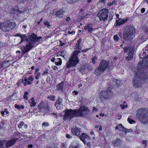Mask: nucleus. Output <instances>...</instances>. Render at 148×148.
Listing matches in <instances>:
<instances>
[{
	"mask_svg": "<svg viewBox=\"0 0 148 148\" xmlns=\"http://www.w3.org/2000/svg\"><path fill=\"white\" fill-rule=\"evenodd\" d=\"M145 9L144 8H143L141 9V12L142 13H143L145 12Z\"/></svg>",
	"mask_w": 148,
	"mask_h": 148,
	"instance_id": "3c124183",
	"label": "nucleus"
},
{
	"mask_svg": "<svg viewBox=\"0 0 148 148\" xmlns=\"http://www.w3.org/2000/svg\"><path fill=\"white\" fill-rule=\"evenodd\" d=\"M116 129L119 131H122L125 132H128L127 130L121 124H120L116 127Z\"/></svg>",
	"mask_w": 148,
	"mask_h": 148,
	"instance_id": "a211bd4d",
	"label": "nucleus"
},
{
	"mask_svg": "<svg viewBox=\"0 0 148 148\" xmlns=\"http://www.w3.org/2000/svg\"><path fill=\"white\" fill-rule=\"evenodd\" d=\"M31 47H21L22 53L24 54L27 52L31 49Z\"/></svg>",
	"mask_w": 148,
	"mask_h": 148,
	"instance_id": "412c9836",
	"label": "nucleus"
},
{
	"mask_svg": "<svg viewBox=\"0 0 148 148\" xmlns=\"http://www.w3.org/2000/svg\"><path fill=\"white\" fill-rule=\"evenodd\" d=\"M56 59H55V58H54L53 57H52L51 58V61H52L53 62H55V61Z\"/></svg>",
	"mask_w": 148,
	"mask_h": 148,
	"instance_id": "09e8293b",
	"label": "nucleus"
},
{
	"mask_svg": "<svg viewBox=\"0 0 148 148\" xmlns=\"http://www.w3.org/2000/svg\"><path fill=\"white\" fill-rule=\"evenodd\" d=\"M15 26L16 24L8 20L1 23L0 25V28L3 31L6 32L13 29Z\"/></svg>",
	"mask_w": 148,
	"mask_h": 148,
	"instance_id": "39448f33",
	"label": "nucleus"
},
{
	"mask_svg": "<svg viewBox=\"0 0 148 148\" xmlns=\"http://www.w3.org/2000/svg\"><path fill=\"white\" fill-rule=\"evenodd\" d=\"M113 95V92L111 90H108L106 91H102L100 93V98L102 100L105 99H109Z\"/></svg>",
	"mask_w": 148,
	"mask_h": 148,
	"instance_id": "9d476101",
	"label": "nucleus"
},
{
	"mask_svg": "<svg viewBox=\"0 0 148 148\" xmlns=\"http://www.w3.org/2000/svg\"><path fill=\"white\" fill-rule=\"evenodd\" d=\"M109 62L108 61L102 60L99 66L96 69L95 73L97 75H99L102 73L108 67Z\"/></svg>",
	"mask_w": 148,
	"mask_h": 148,
	"instance_id": "20e7f679",
	"label": "nucleus"
},
{
	"mask_svg": "<svg viewBox=\"0 0 148 148\" xmlns=\"http://www.w3.org/2000/svg\"><path fill=\"white\" fill-rule=\"evenodd\" d=\"M124 49V51L126 53L128 52V56L126 58L127 60H128L132 59L134 51V47H125Z\"/></svg>",
	"mask_w": 148,
	"mask_h": 148,
	"instance_id": "9b49d317",
	"label": "nucleus"
},
{
	"mask_svg": "<svg viewBox=\"0 0 148 148\" xmlns=\"http://www.w3.org/2000/svg\"><path fill=\"white\" fill-rule=\"evenodd\" d=\"M124 104H121L120 105V107L122 109H124L127 108V104H125V102H124Z\"/></svg>",
	"mask_w": 148,
	"mask_h": 148,
	"instance_id": "7c9ffc66",
	"label": "nucleus"
},
{
	"mask_svg": "<svg viewBox=\"0 0 148 148\" xmlns=\"http://www.w3.org/2000/svg\"><path fill=\"white\" fill-rule=\"evenodd\" d=\"M14 11H16V12H17L18 13H20L21 12H22V10H19L18 9V10H16V8H14Z\"/></svg>",
	"mask_w": 148,
	"mask_h": 148,
	"instance_id": "79ce46f5",
	"label": "nucleus"
},
{
	"mask_svg": "<svg viewBox=\"0 0 148 148\" xmlns=\"http://www.w3.org/2000/svg\"><path fill=\"white\" fill-rule=\"evenodd\" d=\"M66 137L68 138H71V136H70V135L68 134H66Z\"/></svg>",
	"mask_w": 148,
	"mask_h": 148,
	"instance_id": "49530a36",
	"label": "nucleus"
},
{
	"mask_svg": "<svg viewBox=\"0 0 148 148\" xmlns=\"http://www.w3.org/2000/svg\"><path fill=\"white\" fill-rule=\"evenodd\" d=\"M92 23L89 24L85 26L84 29L85 31L88 32L90 33H91L94 29L92 28Z\"/></svg>",
	"mask_w": 148,
	"mask_h": 148,
	"instance_id": "2eb2a0df",
	"label": "nucleus"
},
{
	"mask_svg": "<svg viewBox=\"0 0 148 148\" xmlns=\"http://www.w3.org/2000/svg\"><path fill=\"white\" fill-rule=\"evenodd\" d=\"M62 63V60L60 58H57L55 61V64L58 66L60 65Z\"/></svg>",
	"mask_w": 148,
	"mask_h": 148,
	"instance_id": "bb28decb",
	"label": "nucleus"
},
{
	"mask_svg": "<svg viewBox=\"0 0 148 148\" xmlns=\"http://www.w3.org/2000/svg\"><path fill=\"white\" fill-rule=\"evenodd\" d=\"M42 38V37H38L36 35L33 34L29 38L28 45H26L25 46H34V45H33L36 42H39L40 40Z\"/></svg>",
	"mask_w": 148,
	"mask_h": 148,
	"instance_id": "0eeeda50",
	"label": "nucleus"
},
{
	"mask_svg": "<svg viewBox=\"0 0 148 148\" xmlns=\"http://www.w3.org/2000/svg\"><path fill=\"white\" fill-rule=\"evenodd\" d=\"M95 59H96V58H92V62H93V63H95Z\"/></svg>",
	"mask_w": 148,
	"mask_h": 148,
	"instance_id": "603ef678",
	"label": "nucleus"
},
{
	"mask_svg": "<svg viewBox=\"0 0 148 148\" xmlns=\"http://www.w3.org/2000/svg\"><path fill=\"white\" fill-rule=\"evenodd\" d=\"M70 19V18L69 17H68L65 19L66 21H69Z\"/></svg>",
	"mask_w": 148,
	"mask_h": 148,
	"instance_id": "13d9d810",
	"label": "nucleus"
},
{
	"mask_svg": "<svg viewBox=\"0 0 148 148\" xmlns=\"http://www.w3.org/2000/svg\"><path fill=\"white\" fill-rule=\"evenodd\" d=\"M26 35H21V42L23 41H28V39L27 38H26Z\"/></svg>",
	"mask_w": 148,
	"mask_h": 148,
	"instance_id": "cd10ccee",
	"label": "nucleus"
},
{
	"mask_svg": "<svg viewBox=\"0 0 148 148\" xmlns=\"http://www.w3.org/2000/svg\"><path fill=\"white\" fill-rule=\"evenodd\" d=\"M47 98L50 100L54 101L55 100V97L53 95H50L48 96Z\"/></svg>",
	"mask_w": 148,
	"mask_h": 148,
	"instance_id": "c85d7f7f",
	"label": "nucleus"
},
{
	"mask_svg": "<svg viewBox=\"0 0 148 148\" xmlns=\"http://www.w3.org/2000/svg\"><path fill=\"white\" fill-rule=\"evenodd\" d=\"M33 146L32 145H29L28 146V147L29 148H32Z\"/></svg>",
	"mask_w": 148,
	"mask_h": 148,
	"instance_id": "680f3d73",
	"label": "nucleus"
},
{
	"mask_svg": "<svg viewBox=\"0 0 148 148\" xmlns=\"http://www.w3.org/2000/svg\"><path fill=\"white\" fill-rule=\"evenodd\" d=\"M114 39L116 41H118L119 40V37L117 35H115L113 37Z\"/></svg>",
	"mask_w": 148,
	"mask_h": 148,
	"instance_id": "c9c22d12",
	"label": "nucleus"
},
{
	"mask_svg": "<svg viewBox=\"0 0 148 148\" xmlns=\"http://www.w3.org/2000/svg\"><path fill=\"white\" fill-rule=\"evenodd\" d=\"M24 124V123L23 122L21 121L20 122V124L18 125V127L19 128H21Z\"/></svg>",
	"mask_w": 148,
	"mask_h": 148,
	"instance_id": "f704fd0d",
	"label": "nucleus"
},
{
	"mask_svg": "<svg viewBox=\"0 0 148 148\" xmlns=\"http://www.w3.org/2000/svg\"><path fill=\"white\" fill-rule=\"evenodd\" d=\"M64 12L65 11L63 9H60L56 12V14L57 15H58L60 17H62Z\"/></svg>",
	"mask_w": 148,
	"mask_h": 148,
	"instance_id": "4be33fe9",
	"label": "nucleus"
},
{
	"mask_svg": "<svg viewBox=\"0 0 148 148\" xmlns=\"http://www.w3.org/2000/svg\"><path fill=\"white\" fill-rule=\"evenodd\" d=\"M93 110L94 111H97V109L96 108L94 107L93 108Z\"/></svg>",
	"mask_w": 148,
	"mask_h": 148,
	"instance_id": "052dcab7",
	"label": "nucleus"
},
{
	"mask_svg": "<svg viewBox=\"0 0 148 148\" xmlns=\"http://www.w3.org/2000/svg\"><path fill=\"white\" fill-rule=\"evenodd\" d=\"M38 107L39 110L42 112L47 111L49 109L48 107L44 106L42 103L38 105Z\"/></svg>",
	"mask_w": 148,
	"mask_h": 148,
	"instance_id": "4468645a",
	"label": "nucleus"
},
{
	"mask_svg": "<svg viewBox=\"0 0 148 148\" xmlns=\"http://www.w3.org/2000/svg\"><path fill=\"white\" fill-rule=\"evenodd\" d=\"M75 32L74 31H72L71 32H70V31H69L68 32V34H75Z\"/></svg>",
	"mask_w": 148,
	"mask_h": 148,
	"instance_id": "a19ab883",
	"label": "nucleus"
},
{
	"mask_svg": "<svg viewBox=\"0 0 148 148\" xmlns=\"http://www.w3.org/2000/svg\"><path fill=\"white\" fill-rule=\"evenodd\" d=\"M80 144L78 143V141L75 140L71 143L69 148H80Z\"/></svg>",
	"mask_w": 148,
	"mask_h": 148,
	"instance_id": "f3484780",
	"label": "nucleus"
},
{
	"mask_svg": "<svg viewBox=\"0 0 148 148\" xmlns=\"http://www.w3.org/2000/svg\"><path fill=\"white\" fill-rule=\"evenodd\" d=\"M28 94V93L27 91H25L24 93L23 97L26 100H27L28 99V97L27 96Z\"/></svg>",
	"mask_w": 148,
	"mask_h": 148,
	"instance_id": "473e14b6",
	"label": "nucleus"
},
{
	"mask_svg": "<svg viewBox=\"0 0 148 148\" xmlns=\"http://www.w3.org/2000/svg\"><path fill=\"white\" fill-rule=\"evenodd\" d=\"M140 80L145 82L148 81V75H144L141 76Z\"/></svg>",
	"mask_w": 148,
	"mask_h": 148,
	"instance_id": "b1692460",
	"label": "nucleus"
},
{
	"mask_svg": "<svg viewBox=\"0 0 148 148\" xmlns=\"http://www.w3.org/2000/svg\"><path fill=\"white\" fill-rule=\"evenodd\" d=\"M1 115L4 117H6L8 116V114H9V112L8 111V110L7 108L5 109L4 111H1Z\"/></svg>",
	"mask_w": 148,
	"mask_h": 148,
	"instance_id": "393cba45",
	"label": "nucleus"
},
{
	"mask_svg": "<svg viewBox=\"0 0 148 148\" xmlns=\"http://www.w3.org/2000/svg\"><path fill=\"white\" fill-rule=\"evenodd\" d=\"M15 107L18 108H20V106H18V105H15Z\"/></svg>",
	"mask_w": 148,
	"mask_h": 148,
	"instance_id": "e2e57ef3",
	"label": "nucleus"
},
{
	"mask_svg": "<svg viewBox=\"0 0 148 148\" xmlns=\"http://www.w3.org/2000/svg\"><path fill=\"white\" fill-rule=\"evenodd\" d=\"M73 92L74 94V95H76L78 94V92L77 91H74Z\"/></svg>",
	"mask_w": 148,
	"mask_h": 148,
	"instance_id": "8fccbe9b",
	"label": "nucleus"
},
{
	"mask_svg": "<svg viewBox=\"0 0 148 148\" xmlns=\"http://www.w3.org/2000/svg\"><path fill=\"white\" fill-rule=\"evenodd\" d=\"M147 113V111L144 109L139 110L137 113L138 119L143 123H146L148 122V116Z\"/></svg>",
	"mask_w": 148,
	"mask_h": 148,
	"instance_id": "423d86ee",
	"label": "nucleus"
},
{
	"mask_svg": "<svg viewBox=\"0 0 148 148\" xmlns=\"http://www.w3.org/2000/svg\"><path fill=\"white\" fill-rule=\"evenodd\" d=\"M51 114H52L53 116H55V117H56L57 118V115H56V114L55 113H51Z\"/></svg>",
	"mask_w": 148,
	"mask_h": 148,
	"instance_id": "0e129e2a",
	"label": "nucleus"
},
{
	"mask_svg": "<svg viewBox=\"0 0 148 148\" xmlns=\"http://www.w3.org/2000/svg\"><path fill=\"white\" fill-rule=\"evenodd\" d=\"M34 79V76L33 75L29 76L28 78H25L24 79L23 81L24 86H26L27 85L31 84L32 82Z\"/></svg>",
	"mask_w": 148,
	"mask_h": 148,
	"instance_id": "f8f14e48",
	"label": "nucleus"
},
{
	"mask_svg": "<svg viewBox=\"0 0 148 148\" xmlns=\"http://www.w3.org/2000/svg\"><path fill=\"white\" fill-rule=\"evenodd\" d=\"M35 101V100L34 98H32L29 100L28 102L29 103L31 107H33L35 106L36 103Z\"/></svg>",
	"mask_w": 148,
	"mask_h": 148,
	"instance_id": "a878e982",
	"label": "nucleus"
},
{
	"mask_svg": "<svg viewBox=\"0 0 148 148\" xmlns=\"http://www.w3.org/2000/svg\"><path fill=\"white\" fill-rule=\"evenodd\" d=\"M145 32H148V28H147L145 30Z\"/></svg>",
	"mask_w": 148,
	"mask_h": 148,
	"instance_id": "338daca9",
	"label": "nucleus"
},
{
	"mask_svg": "<svg viewBox=\"0 0 148 148\" xmlns=\"http://www.w3.org/2000/svg\"><path fill=\"white\" fill-rule=\"evenodd\" d=\"M22 34H21L20 33L17 34H16L15 36H19L21 37V35Z\"/></svg>",
	"mask_w": 148,
	"mask_h": 148,
	"instance_id": "5fc2aeb1",
	"label": "nucleus"
},
{
	"mask_svg": "<svg viewBox=\"0 0 148 148\" xmlns=\"http://www.w3.org/2000/svg\"><path fill=\"white\" fill-rule=\"evenodd\" d=\"M144 51H146V50H148V47H145L144 49H143Z\"/></svg>",
	"mask_w": 148,
	"mask_h": 148,
	"instance_id": "6e6d98bb",
	"label": "nucleus"
},
{
	"mask_svg": "<svg viewBox=\"0 0 148 148\" xmlns=\"http://www.w3.org/2000/svg\"><path fill=\"white\" fill-rule=\"evenodd\" d=\"M127 19H122L121 18L116 20L114 25L118 27L120 25H122L125 23L127 21Z\"/></svg>",
	"mask_w": 148,
	"mask_h": 148,
	"instance_id": "ddd939ff",
	"label": "nucleus"
},
{
	"mask_svg": "<svg viewBox=\"0 0 148 148\" xmlns=\"http://www.w3.org/2000/svg\"><path fill=\"white\" fill-rule=\"evenodd\" d=\"M60 45L61 46H63L64 45H65V43L64 42H62L61 41H60Z\"/></svg>",
	"mask_w": 148,
	"mask_h": 148,
	"instance_id": "de8ad7c7",
	"label": "nucleus"
},
{
	"mask_svg": "<svg viewBox=\"0 0 148 148\" xmlns=\"http://www.w3.org/2000/svg\"><path fill=\"white\" fill-rule=\"evenodd\" d=\"M41 74V73H35L34 75H35V78L36 79H39V77L40 76Z\"/></svg>",
	"mask_w": 148,
	"mask_h": 148,
	"instance_id": "c756f323",
	"label": "nucleus"
},
{
	"mask_svg": "<svg viewBox=\"0 0 148 148\" xmlns=\"http://www.w3.org/2000/svg\"><path fill=\"white\" fill-rule=\"evenodd\" d=\"M53 70H56L58 69L57 67L56 66H54L53 68Z\"/></svg>",
	"mask_w": 148,
	"mask_h": 148,
	"instance_id": "864d4df0",
	"label": "nucleus"
},
{
	"mask_svg": "<svg viewBox=\"0 0 148 148\" xmlns=\"http://www.w3.org/2000/svg\"><path fill=\"white\" fill-rule=\"evenodd\" d=\"M49 124L48 123L44 122L42 124V126L47 127L48 126Z\"/></svg>",
	"mask_w": 148,
	"mask_h": 148,
	"instance_id": "4c0bfd02",
	"label": "nucleus"
},
{
	"mask_svg": "<svg viewBox=\"0 0 148 148\" xmlns=\"http://www.w3.org/2000/svg\"><path fill=\"white\" fill-rule=\"evenodd\" d=\"M89 113L90 110L87 107L82 106L79 110H66L64 116L67 118H71L74 116H85Z\"/></svg>",
	"mask_w": 148,
	"mask_h": 148,
	"instance_id": "f257e3e1",
	"label": "nucleus"
},
{
	"mask_svg": "<svg viewBox=\"0 0 148 148\" xmlns=\"http://www.w3.org/2000/svg\"><path fill=\"white\" fill-rule=\"evenodd\" d=\"M20 3H23L25 2L28 1V0H17Z\"/></svg>",
	"mask_w": 148,
	"mask_h": 148,
	"instance_id": "ea45409f",
	"label": "nucleus"
},
{
	"mask_svg": "<svg viewBox=\"0 0 148 148\" xmlns=\"http://www.w3.org/2000/svg\"><path fill=\"white\" fill-rule=\"evenodd\" d=\"M77 128H74L72 129V132L73 134L76 136H78L79 135L80 132V130Z\"/></svg>",
	"mask_w": 148,
	"mask_h": 148,
	"instance_id": "aec40b11",
	"label": "nucleus"
},
{
	"mask_svg": "<svg viewBox=\"0 0 148 148\" xmlns=\"http://www.w3.org/2000/svg\"><path fill=\"white\" fill-rule=\"evenodd\" d=\"M133 83L134 86L135 87H139L141 85V84L135 78L133 80Z\"/></svg>",
	"mask_w": 148,
	"mask_h": 148,
	"instance_id": "5701e85b",
	"label": "nucleus"
},
{
	"mask_svg": "<svg viewBox=\"0 0 148 148\" xmlns=\"http://www.w3.org/2000/svg\"><path fill=\"white\" fill-rule=\"evenodd\" d=\"M63 86L62 85V84H60L58 85V86L57 87V88H58L59 89H61L62 88Z\"/></svg>",
	"mask_w": 148,
	"mask_h": 148,
	"instance_id": "58836bf2",
	"label": "nucleus"
},
{
	"mask_svg": "<svg viewBox=\"0 0 148 148\" xmlns=\"http://www.w3.org/2000/svg\"><path fill=\"white\" fill-rule=\"evenodd\" d=\"M106 0H99V1L100 2L105 3Z\"/></svg>",
	"mask_w": 148,
	"mask_h": 148,
	"instance_id": "4d7b16f0",
	"label": "nucleus"
},
{
	"mask_svg": "<svg viewBox=\"0 0 148 148\" xmlns=\"http://www.w3.org/2000/svg\"><path fill=\"white\" fill-rule=\"evenodd\" d=\"M108 4V5H109L110 6H111V5H112L113 4H112V2H110V3H109Z\"/></svg>",
	"mask_w": 148,
	"mask_h": 148,
	"instance_id": "69168bd1",
	"label": "nucleus"
},
{
	"mask_svg": "<svg viewBox=\"0 0 148 148\" xmlns=\"http://www.w3.org/2000/svg\"><path fill=\"white\" fill-rule=\"evenodd\" d=\"M109 10L107 9L103 8L101 10L98 14L97 16L100 20L105 21L108 17V13Z\"/></svg>",
	"mask_w": 148,
	"mask_h": 148,
	"instance_id": "6e6552de",
	"label": "nucleus"
},
{
	"mask_svg": "<svg viewBox=\"0 0 148 148\" xmlns=\"http://www.w3.org/2000/svg\"><path fill=\"white\" fill-rule=\"evenodd\" d=\"M16 140L12 139L7 141L5 140L0 142V148H5L4 146L6 147H10L15 144Z\"/></svg>",
	"mask_w": 148,
	"mask_h": 148,
	"instance_id": "1a4fd4ad",
	"label": "nucleus"
},
{
	"mask_svg": "<svg viewBox=\"0 0 148 148\" xmlns=\"http://www.w3.org/2000/svg\"><path fill=\"white\" fill-rule=\"evenodd\" d=\"M86 145L89 148L91 147V145L90 143H86Z\"/></svg>",
	"mask_w": 148,
	"mask_h": 148,
	"instance_id": "a18cd8bd",
	"label": "nucleus"
},
{
	"mask_svg": "<svg viewBox=\"0 0 148 148\" xmlns=\"http://www.w3.org/2000/svg\"><path fill=\"white\" fill-rule=\"evenodd\" d=\"M75 51L70 57L68 62L66 64V68L70 69L71 68L75 67L79 63V60L77 55L80 51L85 52L86 51V50L82 51L81 47H76L75 48Z\"/></svg>",
	"mask_w": 148,
	"mask_h": 148,
	"instance_id": "f03ea898",
	"label": "nucleus"
},
{
	"mask_svg": "<svg viewBox=\"0 0 148 148\" xmlns=\"http://www.w3.org/2000/svg\"><path fill=\"white\" fill-rule=\"evenodd\" d=\"M27 127V124H25L24 126V128L25 129H26Z\"/></svg>",
	"mask_w": 148,
	"mask_h": 148,
	"instance_id": "774afa93",
	"label": "nucleus"
},
{
	"mask_svg": "<svg viewBox=\"0 0 148 148\" xmlns=\"http://www.w3.org/2000/svg\"><path fill=\"white\" fill-rule=\"evenodd\" d=\"M135 31V29L133 25H127L123 30V38L125 40H131L134 37L133 32Z\"/></svg>",
	"mask_w": 148,
	"mask_h": 148,
	"instance_id": "7ed1b4c3",
	"label": "nucleus"
},
{
	"mask_svg": "<svg viewBox=\"0 0 148 148\" xmlns=\"http://www.w3.org/2000/svg\"><path fill=\"white\" fill-rule=\"evenodd\" d=\"M147 143V141L146 140H143L142 141V143L143 144H145V146H147V145H146Z\"/></svg>",
	"mask_w": 148,
	"mask_h": 148,
	"instance_id": "c03bdc74",
	"label": "nucleus"
},
{
	"mask_svg": "<svg viewBox=\"0 0 148 148\" xmlns=\"http://www.w3.org/2000/svg\"><path fill=\"white\" fill-rule=\"evenodd\" d=\"M22 27L23 29H25L27 27V26L26 25H23Z\"/></svg>",
	"mask_w": 148,
	"mask_h": 148,
	"instance_id": "bf43d9fd",
	"label": "nucleus"
},
{
	"mask_svg": "<svg viewBox=\"0 0 148 148\" xmlns=\"http://www.w3.org/2000/svg\"><path fill=\"white\" fill-rule=\"evenodd\" d=\"M130 116H129L127 119V121L130 124H132L135 122V121L132 119H130Z\"/></svg>",
	"mask_w": 148,
	"mask_h": 148,
	"instance_id": "2f4dec72",
	"label": "nucleus"
},
{
	"mask_svg": "<svg viewBox=\"0 0 148 148\" xmlns=\"http://www.w3.org/2000/svg\"><path fill=\"white\" fill-rule=\"evenodd\" d=\"M80 140L83 141L84 144L86 143L85 140H89L90 139L89 136L84 133H83L82 135L80 136Z\"/></svg>",
	"mask_w": 148,
	"mask_h": 148,
	"instance_id": "dca6fc26",
	"label": "nucleus"
},
{
	"mask_svg": "<svg viewBox=\"0 0 148 148\" xmlns=\"http://www.w3.org/2000/svg\"><path fill=\"white\" fill-rule=\"evenodd\" d=\"M62 100L61 99H59L56 101V103L55 104V106L56 107L57 109H60V106L62 105Z\"/></svg>",
	"mask_w": 148,
	"mask_h": 148,
	"instance_id": "6ab92c4d",
	"label": "nucleus"
},
{
	"mask_svg": "<svg viewBox=\"0 0 148 148\" xmlns=\"http://www.w3.org/2000/svg\"><path fill=\"white\" fill-rule=\"evenodd\" d=\"M40 68H36L35 69V73H38L40 72Z\"/></svg>",
	"mask_w": 148,
	"mask_h": 148,
	"instance_id": "37998d69",
	"label": "nucleus"
},
{
	"mask_svg": "<svg viewBox=\"0 0 148 148\" xmlns=\"http://www.w3.org/2000/svg\"><path fill=\"white\" fill-rule=\"evenodd\" d=\"M44 24L46 26H47L48 27H49L51 26L50 25H49V23L47 21H44Z\"/></svg>",
	"mask_w": 148,
	"mask_h": 148,
	"instance_id": "72a5a7b5",
	"label": "nucleus"
},
{
	"mask_svg": "<svg viewBox=\"0 0 148 148\" xmlns=\"http://www.w3.org/2000/svg\"><path fill=\"white\" fill-rule=\"evenodd\" d=\"M81 39H79L77 41V43L76 44V46H79L81 45L80 43L82 42Z\"/></svg>",
	"mask_w": 148,
	"mask_h": 148,
	"instance_id": "e433bc0d",
	"label": "nucleus"
}]
</instances>
